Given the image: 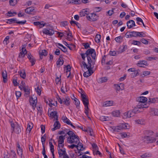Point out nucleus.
Here are the masks:
<instances>
[{
  "instance_id": "680f3d73",
  "label": "nucleus",
  "mask_w": 158,
  "mask_h": 158,
  "mask_svg": "<svg viewBox=\"0 0 158 158\" xmlns=\"http://www.w3.org/2000/svg\"><path fill=\"white\" fill-rule=\"evenodd\" d=\"M110 56H116V52L115 51H110L109 53Z\"/></svg>"
},
{
  "instance_id": "f704fd0d",
  "label": "nucleus",
  "mask_w": 158,
  "mask_h": 158,
  "mask_svg": "<svg viewBox=\"0 0 158 158\" xmlns=\"http://www.w3.org/2000/svg\"><path fill=\"white\" fill-rule=\"evenodd\" d=\"M101 38V36L100 34H97L95 38V40L97 43H99Z\"/></svg>"
},
{
  "instance_id": "4468645a",
  "label": "nucleus",
  "mask_w": 158,
  "mask_h": 158,
  "mask_svg": "<svg viewBox=\"0 0 158 158\" xmlns=\"http://www.w3.org/2000/svg\"><path fill=\"white\" fill-rule=\"evenodd\" d=\"M136 65L139 67H144V66H148V64L146 60H139L137 63Z\"/></svg>"
},
{
  "instance_id": "bb28decb",
  "label": "nucleus",
  "mask_w": 158,
  "mask_h": 158,
  "mask_svg": "<svg viewBox=\"0 0 158 158\" xmlns=\"http://www.w3.org/2000/svg\"><path fill=\"white\" fill-rule=\"evenodd\" d=\"M123 37L120 35L115 38V41L118 43H121L122 42L123 40Z\"/></svg>"
},
{
  "instance_id": "473e14b6",
  "label": "nucleus",
  "mask_w": 158,
  "mask_h": 158,
  "mask_svg": "<svg viewBox=\"0 0 158 158\" xmlns=\"http://www.w3.org/2000/svg\"><path fill=\"white\" fill-rule=\"evenodd\" d=\"M20 77L23 79H25L26 77L25 71L24 70L18 72Z\"/></svg>"
},
{
  "instance_id": "e2e57ef3",
  "label": "nucleus",
  "mask_w": 158,
  "mask_h": 158,
  "mask_svg": "<svg viewBox=\"0 0 158 158\" xmlns=\"http://www.w3.org/2000/svg\"><path fill=\"white\" fill-rule=\"evenodd\" d=\"M150 72L148 71H145L143 72V75L144 76H146L150 74Z\"/></svg>"
},
{
  "instance_id": "5fc2aeb1",
  "label": "nucleus",
  "mask_w": 158,
  "mask_h": 158,
  "mask_svg": "<svg viewBox=\"0 0 158 158\" xmlns=\"http://www.w3.org/2000/svg\"><path fill=\"white\" fill-rule=\"evenodd\" d=\"M93 152L94 155H98V154L100 156L101 155V153L98 150V149L97 150H93Z\"/></svg>"
},
{
  "instance_id": "c03bdc74",
  "label": "nucleus",
  "mask_w": 158,
  "mask_h": 158,
  "mask_svg": "<svg viewBox=\"0 0 158 158\" xmlns=\"http://www.w3.org/2000/svg\"><path fill=\"white\" fill-rule=\"evenodd\" d=\"M64 136L62 135L60 136L59 137V140H58V143H63L64 142Z\"/></svg>"
},
{
  "instance_id": "72a5a7b5",
  "label": "nucleus",
  "mask_w": 158,
  "mask_h": 158,
  "mask_svg": "<svg viewBox=\"0 0 158 158\" xmlns=\"http://www.w3.org/2000/svg\"><path fill=\"white\" fill-rule=\"evenodd\" d=\"M19 0H9V3L10 6H14L16 5Z\"/></svg>"
},
{
  "instance_id": "49530a36",
  "label": "nucleus",
  "mask_w": 158,
  "mask_h": 158,
  "mask_svg": "<svg viewBox=\"0 0 158 158\" xmlns=\"http://www.w3.org/2000/svg\"><path fill=\"white\" fill-rule=\"evenodd\" d=\"M157 58L156 57L148 56L146 58V59L148 61H152V60H156Z\"/></svg>"
},
{
  "instance_id": "338daca9",
  "label": "nucleus",
  "mask_w": 158,
  "mask_h": 158,
  "mask_svg": "<svg viewBox=\"0 0 158 158\" xmlns=\"http://www.w3.org/2000/svg\"><path fill=\"white\" fill-rule=\"evenodd\" d=\"M156 99L155 98H150L149 99L148 102L151 103H154L156 102Z\"/></svg>"
},
{
  "instance_id": "a211bd4d",
  "label": "nucleus",
  "mask_w": 158,
  "mask_h": 158,
  "mask_svg": "<svg viewBox=\"0 0 158 158\" xmlns=\"http://www.w3.org/2000/svg\"><path fill=\"white\" fill-rule=\"evenodd\" d=\"M62 119L64 123H65L68 125H70L73 127L75 128V127L72 124L70 120L66 116H63L62 118Z\"/></svg>"
},
{
  "instance_id": "69168bd1",
  "label": "nucleus",
  "mask_w": 158,
  "mask_h": 158,
  "mask_svg": "<svg viewBox=\"0 0 158 158\" xmlns=\"http://www.w3.org/2000/svg\"><path fill=\"white\" fill-rule=\"evenodd\" d=\"M14 14H16L17 13L15 12H12L11 11H10L8 12V13L7 14V15L9 16H12V15H13Z\"/></svg>"
},
{
  "instance_id": "4d7b16f0",
  "label": "nucleus",
  "mask_w": 158,
  "mask_h": 158,
  "mask_svg": "<svg viewBox=\"0 0 158 158\" xmlns=\"http://www.w3.org/2000/svg\"><path fill=\"white\" fill-rule=\"evenodd\" d=\"M108 118L107 116H102L100 117V119L102 121H106L108 120Z\"/></svg>"
},
{
  "instance_id": "864d4df0",
  "label": "nucleus",
  "mask_w": 158,
  "mask_h": 158,
  "mask_svg": "<svg viewBox=\"0 0 158 158\" xmlns=\"http://www.w3.org/2000/svg\"><path fill=\"white\" fill-rule=\"evenodd\" d=\"M74 101L75 102V105H76V107L77 108L79 106L80 104V101L76 98H75Z\"/></svg>"
},
{
  "instance_id": "423d86ee",
  "label": "nucleus",
  "mask_w": 158,
  "mask_h": 158,
  "mask_svg": "<svg viewBox=\"0 0 158 158\" xmlns=\"http://www.w3.org/2000/svg\"><path fill=\"white\" fill-rule=\"evenodd\" d=\"M82 64L83 65L84 68H86L88 69L87 71L84 73V76L87 77L91 75L93 73V71L92 70L91 65H87L84 61L82 62Z\"/></svg>"
},
{
  "instance_id": "7c9ffc66",
  "label": "nucleus",
  "mask_w": 158,
  "mask_h": 158,
  "mask_svg": "<svg viewBox=\"0 0 158 158\" xmlns=\"http://www.w3.org/2000/svg\"><path fill=\"white\" fill-rule=\"evenodd\" d=\"M64 63V60L61 58H59L56 62V65L58 67L62 65Z\"/></svg>"
},
{
  "instance_id": "09e8293b",
  "label": "nucleus",
  "mask_w": 158,
  "mask_h": 158,
  "mask_svg": "<svg viewBox=\"0 0 158 158\" xmlns=\"http://www.w3.org/2000/svg\"><path fill=\"white\" fill-rule=\"evenodd\" d=\"M135 123L139 124H143L144 123L143 121L142 120H135Z\"/></svg>"
},
{
  "instance_id": "20e7f679",
  "label": "nucleus",
  "mask_w": 158,
  "mask_h": 158,
  "mask_svg": "<svg viewBox=\"0 0 158 158\" xmlns=\"http://www.w3.org/2000/svg\"><path fill=\"white\" fill-rule=\"evenodd\" d=\"M147 98L143 96H141L139 97L138 99V101L139 102V107L136 108L137 109V111L138 112H142L143 110V108H146L147 107L144 103L147 101Z\"/></svg>"
},
{
  "instance_id": "4be33fe9",
  "label": "nucleus",
  "mask_w": 158,
  "mask_h": 158,
  "mask_svg": "<svg viewBox=\"0 0 158 158\" xmlns=\"http://www.w3.org/2000/svg\"><path fill=\"white\" fill-rule=\"evenodd\" d=\"M58 152L60 156H61L64 155L66 153L65 148L58 149Z\"/></svg>"
},
{
  "instance_id": "6e6d98bb",
  "label": "nucleus",
  "mask_w": 158,
  "mask_h": 158,
  "mask_svg": "<svg viewBox=\"0 0 158 158\" xmlns=\"http://www.w3.org/2000/svg\"><path fill=\"white\" fill-rule=\"evenodd\" d=\"M40 54L41 55L46 56L48 54V52L45 50H43L41 52H40Z\"/></svg>"
},
{
  "instance_id": "f8f14e48",
  "label": "nucleus",
  "mask_w": 158,
  "mask_h": 158,
  "mask_svg": "<svg viewBox=\"0 0 158 158\" xmlns=\"http://www.w3.org/2000/svg\"><path fill=\"white\" fill-rule=\"evenodd\" d=\"M26 45H23L21 49V51L19 54V58H23L24 57L25 55L27 53V51L25 49Z\"/></svg>"
},
{
  "instance_id": "f03ea898",
  "label": "nucleus",
  "mask_w": 158,
  "mask_h": 158,
  "mask_svg": "<svg viewBox=\"0 0 158 158\" xmlns=\"http://www.w3.org/2000/svg\"><path fill=\"white\" fill-rule=\"evenodd\" d=\"M81 97L82 101L85 106V113L88 118L90 119V118L89 117L88 115L89 113L88 110L89 109L88 107L89 102L88 99V97L86 94L83 93V92L81 93Z\"/></svg>"
},
{
  "instance_id": "37998d69",
  "label": "nucleus",
  "mask_w": 158,
  "mask_h": 158,
  "mask_svg": "<svg viewBox=\"0 0 158 158\" xmlns=\"http://www.w3.org/2000/svg\"><path fill=\"white\" fill-rule=\"evenodd\" d=\"M46 136L45 134H44L42 137L41 138V141L42 144L43 146H44V143L46 140Z\"/></svg>"
},
{
  "instance_id": "9d476101",
  "label": "nucleus",
  "mask_w": 158,
  "mask_h": 158,
  "mask_svg": "<svg viewBox=\"0 0 158 158\" xmlns=\"http://www.w3.org/2000/svg\"><path fill=\"white\" fill-rule=\"evenodd\" d=\"M143 140L145 143H148L155 142L156 141V139L154 137L147 136L144 137Z\"/></svg>"
},
{
  "instance_id": "1a4fd4ad",
  "label": "nucleus",
  "mask_w": 158,
  "mask_h": 158,
  "mask_svg": "<svg viewBox=\"0 0 158 158\" xmlns=\"http://www.w3.org/2000/svg\"><path fill=\"white\" fill-rule=\"evenodd\" d=\"M86 18L88 20L94 21L97 19L98 16L96 14L93 13L89 14L87 16Z\"/></svg>"
},
{
  "instance_id": "b1692460",
  "label": "nucleus",
  "mask_w": 158,
  "mask_h": 158,
  "mask_svg": "<svg viewBox=\"0 0 158 158\" xmlns=\"http://www.w3.org/2000/svg\"><path fill=\"white\" fill-rule=\"evenodd\" d=\"M34 10L35 9L34 7H30L25 9V11L27 14H31Z\"/></svg>"
},
{
  "instance_id": "6e6552de",
  "label": "nucleus",
  "mask_w": 158,
  "mask_h": 158,
  "mask_svg": "<svg viewBox=\"0 0 158 158\" xmlns=\"http://www.w3.org/2000/svg\"><path fill=\"white\" fill-rule=\"evenodd\" d=\"M58 101L60 103H64L67 106H69L70 104V99L68 96H66L65 98L61 99L59 97L58 98Z\"/></svg>"
},
{
  "instance_id": "052dcab7",
  "label": "nucleus",
  "mask_w": 158,
  "mask_h": 158,
  "mask_svg": "<svg viewBox=\"0 0 158 158\" xmlns=\"http://www.w3.org/2000/svg\"><path fill=\"white\" fill-rule=\"evenodd\" d=\"M15 94L17 99H18L21 96V93L20 91H16Z\"/></svg>"
},
{
  "instance_id": "774afa93",
  "label": "nucleus",
  "mask_w": 158,
  "mask_h": 158,
  "mask_svg": "<svg viewBox=\"0 0 158 158\" xmlns=\"http://www.w3.org/2000/svg\"><path fill=\"white\" fill-rule=\"evenodd\" d=\"M92 147L93 148V150H97L98 149V148L97 145L95 143H93L92 144Z\"/></svg>"
},
{
  "instance_id": "bf43d9fd",
  "label": "nucleus",
  "mask_w": 158,
  "mask_h": 158,
  "mask_svg": "<svg viewBox=\"0 0 158 158\" xmlns=\"http://www.w3.org/2000/svg\"><path fill=\"white\" fill-rule=\"evenodd\" d=\"M37 109L38 110V113L40 114V115H41L42 114V110L41 107L40 106L37 107Z\"/></svg>"
},
{
  "instance_id": "9b49d317",
  "label": "nucleus",
  "mask_w": 158,
  "mask_h": 158,
  "mask_svg": "<svg viewBox=\"0 0 158 158\" xmlns=\"http://www.w3.org/2000/svg\"><path fill=\"white\" fill-rule=\"evenodd\" d=\"M110 57V56L109 55L104 56L103 57L102 60V63H105L106 61H108L106 62V64L107 65H111L112 64V61L111 60H109V58Z\"/></svg>"
},
{
  "instance_id": "dca6fc26",
  "label": "nucleus",
  "mask_w": 158,
  "mask_h": 158,
  "mask_svg": "<svg viewBox=\"0 0 158 158\" xmlns=\"http://www.w3.org/2000/svg\"><path fill=\"white\" fill-rule=\"evenodd\" d=\"M115 89L117 91L122 90L124 89V85L123 83H119L114 85Z\"/></svg>"
},
{
  "instance_id": "6ab92c4d",
  "label": "nucleus",
  "mask_w": 158,
  "mask_h": 158,
  "mask_svg": "<svg viewBox=\"0 0 158 158\" xmlns=\"http://www.w3.org/2000/svg\"><path fill=\"white\" fill-rule=\"evenodd\" d=\"M89 10L87 9H83L80 13V15L81 17L85 16L86 15H88L89 14Z\"/></svg>"
},
{
  "instance_id": "58836bf2",
  "label": "nucleus",
  "mask_w": 158,
  "mask_h": 158,
  "mask_svg": "<svg viewBox=\"0 0 158 158\" xmlns=\"http://www.w3.org/2000/svg\"><path fill=\"white\" fill-rule=\"evenodd\" d=\"M35 89L37 94L40 95L41 92V88L39 86H37V87L35 88Z\"/></svg>"
},
{
  "instance_id": "a19ab883",
  "label": "nucleus",
  "mask_w": 158,
  "mask_h": 158,
  "mask_svg": "<svg viewBox=\"0 0 158 158\" xmlns=\"http://www.w3.org/2000/svg\"><path fill=\"white\" fill-rule=\"evenodd\" d=\"M17 152L18 154L20 156L21 158H24V157H23L22 156L23 154V150L22 148H20L19 149H17Z\"/></svg>"
},
{
  "instance_id": "aec40b11",
  "label": "nucleus",
  "mask_w": 158,
  "mask_h": 158,
  "mask_svg": "<svg viewBox=\"0 0 158 158\" xmlns=\"http://www.w3.org/2000/svg\"><path fill=\"white\" fill-rule=\"evenodd\" d=\"M27 57L31 63V65H33L35 64V61L33 57L31 54L30 53H28L27 54Z\"/></svg>"
},
{
  "instance_id": "13d9d810",
  "label": "nucleus",
  "mask_w": 158,
  "mask_h": 158,
  "mask_svg": "<svg viewBox=\"0 0 158 158\" xmlns=\"http://www.w3.org/2000/svg\"><path fill=\"white\" fill-rule=\"evenodd\" d=\"M127 48V46L126 45H124L123 47V48L121 49V48L120 49L119 52H122L124 51Z\"/></svg>"
},
{
  "instance_id": "f3484780",
  "label": "nucleus",
  "mask_w": 158,
  "mask_h": 158,
  "mask_svg": "<svg viewBox=\"0 0 158 158\" xmlns=\"http://www.w3.org/2000/svg\"><path fill=\"white\" fill-rule=\"evenodd\" d=\"M43 33L49 35H52L54 34V31L52 29L48 30L44 29L43 30Z\"/></svg>"
},
{
  "instance_id": "79ce46f5",
  "label": "nucleus",
  "mask_w": 158,
  "mask_h": 158,
  "mask_svg": "<svg viewBox=\"0 0 158 158\" xmlns=\"http://www.w3.org/2000/svg\"><path fill=\"white\" fill-rule=\"evenodd\" d=\"M32 128L33 125L32 123H28L27 126V131H28L29 132H30L31 131V129Z\"/></svg>"
},
{
  "instance_id": "3c124183",
  "label": "nucleus",
  "mask_w": 158,
  "mask_h": 158,
  "mask_svg": "<svg viewBox=\"0 0 158 158\" xmlns=\"http://www.w3.org/2000/svg\"><path fill=\"white\" fill-rule=\"evenodd\" d=\"M131 37H137L138 36V32L133 31L131 32Z\"/></svg>"
},
{
  "instance_id": "412c9836",
  "label": "nucleus",
  "mask_w": 158,
  "mask_h": 158,
  "mask_svg": "<svg viewBox=\"0 0 158 158\" xmlns=\"http://www.w3.org/2000/svg\"><path fill=\"white\" fill-rule=\"evenodd\" d=\"M127 24V27L129 28H131L135 26L134 21L132 20L128 21Z\"/></svg>"
},
{
  "instance_id": "c85d7f7f",
  "label": "nucleus",
  "mask_w": 158,
  "mask_h": 158,
  "mask_svg": "<svg viewBox=\"0 0 158 158\" xmlns=\"http://www.w3.org/2000/svg\"><path fill=\"white\" fill-rule=\"evenodd\" d=\"M152 156V155L150 153H146L142 155L140 158H150Z\"/></svg>"
},
{
  "instance_id": "8fccbe9b",
  "label": "nucleus",
  "mask_w": 158,
  "mask_h": 158,
  "mask_svg": "<svg viewBox=\"0 0 158 158\" xmlns=\"http://www.w3.org/2000/svg\"><path fill=\"white\" fill-rule=\"evenodd\" d=\"M67 39L69 40H71L72 38V33L69 31V32L67 34Z\"/></svg>"
},
{
  "instance_id": "c756f323",
  "label": "nucleus",
  "mask_w": 158,
  "mask_h": 158,
  "mask_svg": "<svg viewBox=\"0 0 158 158\" xmlns=\"http://www.w3.org/2000/svg\"><path fill=\"white\" fill-rule=\"evenodd\" d=\"M113 104L112 101H107L105 102L103 104V106H111Z\"/></svg>"
},
{
  "instance_id": "ea45409f",
  "label": "nucleus",
  "mask_w": 158,
  "mask_h": 158,
  "mask_svg": "<svg viewBox=\"0 0 158 158\" xmlns=\"http://www.w3.org/2000/svg\"><path fill=\"white\" fill-rule=\"evenodd\" d=\"M119 111L116 110L113 111L112 113V115L114 117H118L119 116Z\"/></svg>"
},
{
  "instance_id": "0eeeda50",
  "label": "nucleus",
  "mask_w": 158,
  "mask_h": 158,
  "mask_svg": "<svg viewBox=\"0 0 158 158\" xmlns=\"http://www.w3.org/2000/svg\"><path fill=\"white\" fill-rule=\"evenodd\" d=\"M138 108H135L132 111L130 110L124 113L123 114V118H127L134 116L135 113L139 112L137 111Z\"/></svg>"
},
{
  "instance_id": "39448f33",
  "label": "nucleus",
  "mask_w": 158,
  "mask_h": 158,
  "mask_svg": "<svg viewBox=\"0 0 158 158\" xmlns=\"http://www.w3.org/2000/svg\"><path fill=\"white\" fill-rule=\"evenodd\" d=\"M85 54L87 57L89 65H91V59L89 55L90 54L92 58L93 59H95L96 54L95 50L93 49H89L86 52Z\"/></svg>"
},
{
  "instance_id": "5701e85b",
  "label": "nucleus",
  "mask_w": 158,
  "mask_h": 158,
  "mask_svg": "<svg viewBox=\"0 0 158 158\" xmlns=\"http://www.w3.org/2000/svg\"><path fill=\"white\" fill-rule=\"evenodd\" d=\"M54 128L52 129V131H54L56 130H57L60 127V124L58 121H56L54 123L53 125Z\"/></svg>"
},
{
  "instance_id": "7ed1b4c3",
  "label": "nucleus",
  "mask_w": 158,
  "mask_h": 158,
  "mask_svg": "<svg viewBox=\"0 0 158 158\" xmlns=\"http://www.w3.org/2000/svg\"><path fill=\"white\" fill-rule=\"evenodd\" d=\"M11 131V133L15 132L17 134H19L21 131L20 126L15 122H10Z\"/></svg>"
},
{
  "instance_id": "c9c22d12",
  "label": "nucleus",
  "mask_w": 158,
  "mask_h": 158,
  "mask_svg": "<svg viewBox=\"0 0 158 158\" xmlns=\"http://www.w3.org/2000/svg\"><path fill=\"white\" fill-rule=\"evenodd\" d=\"M60 90L62 93L65 94L66 92H67L68 91V89L66 88V85H65L64 86L63 85H62V86Z\"/></svg>"
},
{
  "instance_id": "0e129e2a",
  "label": "nucleus",
  "mask_w": 158,
  "mask_h": 158,
  "mask_svg": "<svg viewBox=\"0 0 158 158\" xmlns=\"http://www.w3.org/2000/svg\"><path fill=\"white\" fill-rule=\"evenodd\" d=\"M16 22V19H8V22H7L9 24H10L12 23L13 22Z\"/></svg>"
},
{
  "instance_id": "603ef678",
  "label": "nucleus",
  "mask_w": 158,
  "mask_h": 158,
  "mask_svg": "<svg viewBox=\"0 0 158 158\" xmlns=\"http://www.w3.org/2000/svg\"><path fill=\"white\" fill-rule=\"evenodd\" d=\"M146 36L145 33L143 32H138V36L140 37H145Z\"/></svg>"
},
{
  "instance_id": "4c0bfd02",
  "label": "nucleus",
  "mask_w": 158,
  "mask_h": 158,
  "mask_svg": "<svg viewBox=\"0 0 158 158\" xmlns=\"http://www.w3.org/2000/svg\"><path fill=\"white\" fill-rule=\"evenodd\" d=\"M107 80V79L106 77H102L99 78L98 81L99 83H102L106 82Z\"/></svg>"
},
{
  "instance_id": "2eb2a0df",
  "label": "nucleus",
  "mask_w": 158,
  "mask_h": 158,
  "mask_svg": "<svg viewBox=\"0 0 158 158\" xmlns=\"http://www.w3.org/2000/svg\"><path fill=\"white\" fill-rule=\"evenodd\" d=\"M127 71L129 72H134V73H131V76L133 77H135L138 75L139 70H135V68H131L128 69Z\"/></svg>"
},
{
  "instance_id": "e433bc0d",
  "label": "nucleus",
  "mask_w": 158,
  "mask_h": 158,
  "mask_svg": "<svg viewBox=\"0 0 158 158\" xmlns=\"http://www.w3.org/2000/svg\"><path fill=\"white\" fill-rule=\"evenodd\" d=\"M85 132H87L88 133H89L91 136H94L93 129L90 127H88L85 130Z\"/></svg>"
},
{
  "instance_id": "2f4dec72",
  "label": "nucleus",
  "mask_w": 158,
  "mask_h": 158,
  "mask_svg": "<svg viewBox=\"0 0 158 158\" xmlns=\"http://www.w3.org/2000/svg\"><path fill=\"white\" fill-rule=\"evenodd\" d=\"M30 102L32 106L33 109H35L37 103V101L35 100H33V98H31L30 100Z\"/></svg>"
},
{
  "instance_id": "ddd939ff",
  "label": "nucleus",
  "mask_w": 158,
  "mask_h": 158,
  "mask_svg": "<svg viewBox=\"0 0 158 158\" xmlns=\"http://www.w3.org/2000/svg\"><path fill=\"white\" fill-rule=\"evenodd\" d=\"M48 114L49 116L51 118H54V120H58V116L57 113L56 111L49 112L48 111Z\"/></svg>"
},
{
  "instance_id": "de8ad7c7",
  "label": "nucleus",
  "mask_w": 158,
  "mask_h": 158,
  "mask_svg": "<svg viewBox=\"0 0 158 158\" xmlns=\"http://www.w3.org/2000/svg\"><path fill=\"white\" fill-rule=\"evenodd\" d=\"M151 112L153 113L155 115H158V109H152Z\"/></svg>"
},
{
  "instance_id": "a878e982",
  "label": "nucleus",
  "mask_w": 158,
  "mask_h": 158,
  "mask_svg": "<svg viewBox=\"0 0 158 158\" xmlns=\"http://www.w3.org/2000/svg\"><path fill=\"white\" fill-rule=\"evenodd\" d=\"M34 24L35 25L37 26L40 28L43 27L45 25V24H44L43 22H34Z\"/></svg>"
},
{
  "instance_id": "cd10ccee",
  "label": "nucleus",
  "mask_w": 158,
  "mask_h": 158,
  "mask_svg": "<svg viewBox=\"0 0 158 158\" xmlns=\"http://www.w3.org/2000/svg\"><path fill=\"white\" fill-rule=\"evenodd\" d=\"M71 70V67L70 65H68L66 67V71L65 72L67 73V74H68V75L67 76V77L68 78L69 77V76L71 74L70 71Z\"/></svg>"
},
{
  "instance_id": "393cba45",
  "label": "nucleus",
  "mask_w": 158,
  "mask_h": 158,
  "mask_svg": "<svg viewBox=\"0 0 158 158\" xmlns=\"http://www.w3.org/2000/svg\"><path fill=\"white\" fill-rule=\"evenodd\" d=\"M2 75L3 78V81L4 83H6L7 81V74L6 71H4L2 72Z\"/></svg>"
},
{
  "instance_id": "a18cd8bd",
  "label": "nucleus",
  "mask_w": 158,
  "mask_h": 158,
  "mask_svg": "<svg viewBox=\"0 0 158 158\" xmlns=\"http://www.w3.org/2000/svg\"><path fill=\"white\" fill-rule=\"evenodd\" d=\"M49 144L50 146V150L51 152H54V147L52 144V142L49 141Z\"/></svg>"
},
{
  "instance_id": "f257e3e1",
  "label": "nucleus",
  "mask_w": 158,
  "mask_h": 158,
  "mask_svg": "<svg viewBox=\"0 0 158 158\" xmlns=\"http://www.w3.org/2000/svg\"><path fill=\"white\" fill-rule=\"evenodd\" d=\"M67 134L69 136L67 139L68 142L70 143H77L76 145V148L77 149L78 151L77 152H76V153L78 156L81 155L83 154V153L81 152L80 151L83 150L84 148L82 144L80 142L78 136L75 135L72 131H69Z\"/></svg>"
}]
</instances>
